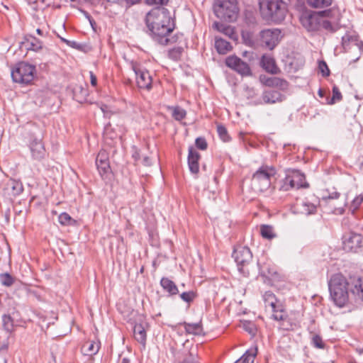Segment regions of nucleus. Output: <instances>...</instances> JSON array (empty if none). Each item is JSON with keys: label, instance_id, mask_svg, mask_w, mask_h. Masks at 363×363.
I'll list each match as a JSON object with an SVG mask.
<instances>
[{"label": "nucleus", "instance_id": "obj_9", "mask_svg": "<svg viewBox=\"0 0 363 363\" xmlns=\"http://www.w3.org/2000/svg\"><path fill=\"white\" fill-rule=\"evenodd\" d=\"M281 30L278 28L264 29L259 33L262 45L272 50L280 40Z\"/></svg>", "mask_w": 363, "mask_h": 363}, {"label": "nucleus", "instance_id": "obj_30", "mask_svg": "<svg viewBox=\"0 0 363 363\" xmlns=\"http://www.w3.org/2000/svg\"><path fill=\"white\" fill-rule=\"evenodd\" d=\"M180 324L184 326L185 332L188 334L200 335L203 333V326L201 321L196 323L184 322Z\"/></svg>", "mask_w": 363, "mask_h": 363}, {"label": "nucleus", "instance_id": "obj_39", "mask_svg": "<svg viewBox=\"0 0 363 363\" xmlns=\"http://www.w3.org/2000/svg\"><path fill=\"white\" fill-rule=\"evenodd\" d=\"M308 4L313 8H323L331 5L332 0H306Z\"/></svg>", "mask_w": 363, "mask_h": 363}, {"label": "nucleus", "instance_id": "obj_8", "mask_svg": "<svg viewBox=\"0 0 363 363\" xmlns=\"http://www.w3.org/2000/svg\"><path fill=\"white\" fill-rule=\"evenodd\" d=\"M36 69L34 65L21 62L15 66L11 70V77L14 82L23 86L31 84L34 80Z\"/></svg>", "mask_w": 363, "mask_h": 363}, {"label": "nucleus", "instance_id": "obj_57", "mask_svg": "<svg viewBox=\"0 0 363 363\" xmlns=\"http://www.w3.org/2000/svg\"><path fill=\"white\" fill-rule=\"evenodd\" d=\"M62 43H65L68 46L72 48H79V45L76 41H71L68 40H62Z\"/></svg>", "mask_w": 363, "mask_h": 363}, {"label": "nucleus", "instance_id": "obj_2", "mask_svg": "<svg viewBox=\"0 0 363 363\" xmlns=\"http://www.w3.org/2000/svg\"><path fill=\"white\" fill-rule=\"evenodd\" d=\"M330 297L335 304L342 308L349 301V282L341 274H333L328 282Z\"/></svg>", "mask_w": 363, "mask_h": 363}, {"label": "nucleus", "instance_id": "obj_61", "mask_svg": "<svg viewBox=\"0 0 363 363\" xmlns=\"http://www.w3.org/2000/svg\"><path fill=\"white\" fill-rule=\"evenodd\" d=\"M132 157L135 162H138L140 159V155L138 150H135V151L133 153Z\"/></svg>", "mask_w": 363, "mask_h": 363}, {"label": "nucleus", "instance_id": "obj_28", "mask_svg": "<svg viewBox=\"0 0 363 363\" xmlns=\"http://www.w3.org/2000/svg\"><path fill=\"white\" fill-rule=\"evenodd\" d=\"M160 285L170 296H174L179 294V289L176 284L167 277H162L161 279Z\"/></svg>", "mask_w": 363, "mask_h": 363}, {"label": "nucleus", "instance_id": "obj_60", "mask_svg": "<svg viewBox=\"0 0 363 363\" xmlns=\"http://www.w3.org/2000/svg\"><path fill=\"white\" fill-rule=\"evenodd\" d=\"M253 55L254 53L252 52L245 51L242 52V56L248 57L250 60H253Z\"/></svg>", "mask_w": 363, "mask_h": 363}, {"label": "nucleus", "instance_id": "obj_42", "mask_svg": "<svg viewBox=\"0 0 363 363\" xmlns=\"http://www.w3.org/2000/svg\"><path fill=\"white\" fill-rule=\"evenodd\" d=\"M15 278L9 273L0 274V282L3 286H11L13 284Z\"/></svg>", "mask_w": 363, "mask_h": 363}, {"label": "nucleus", "instance_id": "obj_54", "mask_svg": "<svg viewBox=\"0 0 363 363\" xmlns=\"http://www.w3.org/2000/svg\"><path fill=\"white\" fill-rule=\"evenodd\" d=\"M340 196V194L337 191H333L329 193L327 196H323V199L325 201H330L333 199H338Z\"/></svg>", "mask_w": 363, "mask_h": 363}, {"label": "nucleus", "instance_id": "obj_58", "mask_svg": "<svg viewBox=\"0 0 363 363\" xmlns=\"http://www.w3.org/2000/svg\"><path fill=\"white\" fill-rule=\"evenodd\" d=\"M90 82L93 86H96L97 84V78L93 72H90Z\"/></svg>", "mask_w": 363, "mask_h": 363}, {"label": "nucleus", "instance_id": "obj_46", "mask_svg": "<svg viewBox=\"0 0 363 363\" xmlns=\"http://www.w3.org/2000/svg\"><path fill=\"white\" fill-rule=\"evenodd\" d=\"M242 38L245 45L253 47L255 45V40L253 39L252 33L249 31H242Z\"/></svg>", "mask_w": 363, "mask_h": 363}, {"label": "nucleus", "instance_id": "obj_19", "mask_svg": "<svg viewBox=\"0 0 363 363\" xmlns=\"http://www.w3.org/2000/svg\"><path fill=\"white\" fill-rule=\"evenodd\" d=\"M201 158V155L194 148V147L190 146L189 147V154H188V166L190 172L192 174H198L199 172V160Z\"/></svg>", "mask_w": 363, "mask_h": 363}, {"label": "nucleus", "instance_id": "obj_13", "mask_svg": "<svg viewBox=\"0 0 363 363\" xmlns=\"http://www.w3.org/2000/svg\"><path fill=\"white\" fill-rule=\"evenodd\" d=\"M272 312V318L276 320L282 321L281 326L284 330H293L292 325H289L287 313L280 301L270 307Z\"/></svg>", "mask_w": 363, "mask_h": 363}, {"label": "nucleus", "instance_id": "obj_48", "mask_svg": "<svg viewBox=\"0 0 363 363\" xmlns=\"http://www.w3.org/2000/svg\"><path fill=\"white\" fill-rule=\"evenodd\" d=\"M311 343L315 347L318 349H324L325 347V343L319 335H314L313 336Z\"/></svg>", "mask_w": 363, "mask_h": 363}, {"label": "nucleus", "instance_id": "obj_41", "mask_svg": "<svg viewBox=\"0 0 363 363\" xmlns=\"http://www.w3.org/2000/svg\"><path fill=\"white\" fill-rule=\"evenodd\" d=\"M197 297V294L194 291H184L180 294V298L184 302L190 304Z\"/></svg>", "mask_w": 363, "mask_h": 363}, {"label": "nucleus", "instance_id": "obj_15", "mask_svg": "<svg viewBox=\"0 0 363 363\" xmlns=\"http://www.w3.org/2000/svg\"><path fill=\"white\" fill-rule=\"evenodd\" d=\"M342 45L345 51L356 48L359 52L363 51V42L359 39L358 35L347 33L342 37Z\"/></svg>", "mask_w": 363, "mask_h": 363}, {"label": "nucleus", "instance_id": "obj_29", "mask_svg": "<svg viewBox=\"0 0 363 363\" xmlns=\"http://www.w3.org/2000/svg\"><path fill=\"white\" fill-rule=\"evenodd\" d=\"M168 35H163L161 38H157L156 42L162 45H167L180 43L184 38L182 33H177L170 38L168 37Z\"/></svg>", "mask_w": 363, "mask_h": 363}, {"label": "nucleus", "instance_id": "obj_38", "mask_svg": "<svg viewBox=\"0 0 363 363\" xmlns=\"http://www.w3.org/2000/svg\"><path fill=\"white\" fill-rule=\"evenodd\" d=\"M184 48L182 46L174 47L168 51V57L174 61H178L181 59Z\"/></svg>", "mask_w": 363, "mask_h": 363}, {"label": "nucleus", "instance_id": "obj_53", "mask_svg": "<svg viewBox=\"0 0 363 363\" xmlns=\"http://www.w3.org/2000/svg\"><path fill=\"white\" fill-rule=\"evenodd\" d=\"M243 327H244V329L247 332H248L250 334H252V335L255 334L257 329H256L255 324H253L250 322H247V323H244Z\"/></svg>", "mask_w": 363, "mask_h": 363}, {"label": "nucleus", "instance_id": "obj_52", "mask_svg": "<svg viewBox=\"0 0 363 363\" xmlns=\"http://www.w3.org/2000/svg\"><path fill=\"white\" fill-rule=\"evenodd\" d=\"M363 202V194H360L357 196H356L352 202V207L353 208L354 210H357L359 206Z\"/></svg>", "mask_w": 363, "mask_h": 363}, {"label": "nucleus", "instance_id": "obj_35", "mask_svg": "<svg viewBox=\"0 0 363 363\" xmlns=\"http://www.w3.org/2000/svg\"><path fill=\"white\" fill-rule=\"evenodd\" d=\"M296 189L294 185V180L291 179V177L286 172V175L281 181V184L279 187L280 191H288L291 189Z\"/></svg>", "mask_w": 363, "mask_h": 363}, {"label": "nucleus", "instance_id": "obj_62", "mask_svg": "<svg viewBox=\"0 0 363 363\" xmlns=\"http://www.w3.org/2000/svg\"><path fill=\"white\" fill-rule=\"evenodd\" d=\"M8 347H9V343L8 342H4L1 345H0V352H4V351H6L8 350Z\"/></svg>", "mask_w": 363, "mask_h": 363}, {"label": "nucleus", "instance_id": "obj_23", "mask_svg": "<svg viewBox=\"0 0 363 363\" xmlns=\"http://www.w3.org/2000/svg\"><path fill=\"white\" fill-rule=\"evenodd\" d=\"M22 44L25 45L27 50L35 52H38L43 48V43L33 35H26Z\"/></svg>", "mask_w": 363, "mask_h": 363}, {"label": "nucleus", "instance_id": "obj_25", "mask_svg": "<svg viewBox=\"0 0 363 363\" xmlns=\"http://www.w3.org/2000/svg\"><path fill=\"white\" fill-rule=\"evenodd\" d=\"M264 84L267 86L277 87L281 90H286L289 86V83L286 80L277 77L267 78Z\"/></svg>", "mask_w": 363, "mask_h": 363}, {"label": "nucleus", "instance_id": "obj_24", "mask_svg": "<svg viewBox=\"0 0 363 363\" xmlns=\"http://www.w3.org/2000/svg\"><path fill=\"white\" fill-rule=\"evenodd\" d=\"M262 99L264 104H275L282 101L283 95L279 91L274 90L264 91L262 93Z\"/></svg>", "mask_w": 363, "mask_h": 363}, {"label": "nucleus", "instance_id": "obj_37", "mask_svg": "<svg viewBox=\"0 0 363 363\" xmlns=\"http://www.w3.org/2000/svg\"><path fill=\"white\" fill-rule=\"evenodd\" d=\"M213 28L225 35L230 36L233 33V30L231 26L219 22H215L213 25Z\"/></svg>", "mask_w": 363, "mask_h": 363}, {"label": "nucleus", "instance_id": "obj_59", "mask_svg": "<svg viewBox=\"0 0 363 363\" xmlns=\"http://www.w3.org/2000/svg\"><path fill=\"white\" fill-rule=\"evenodd\" d=\"M151 164L150 158L148 156H145L143 159V164L145 166H150Z\"/></svg>", "mask_w": 363, "mask_h": 363}, {"label": "nucleus", "instance_id": "obj_32", "mask_svg": "<svg viewBox=\"0 0 363 363\" xmlns=\"http://www.w3.org/2000/svg\"><path fill=\"white\" fill-rule=\"evenodd\" d=\"M168 109L172 111V118L177 121H181L186 116V110L179 106H169Z\"/></svg>", "mask_w": 363, "mask_h": 363}, {"label": "nucleus", "instance_id": "obj_45", "mask_svg": "<svg viewBox=\"0 0 363 363\" xmlns=\"http://www.w3.org/2000/svg\"><path fill=\"white\" fill-rule=\"evenodd\" d=\"M58 221L62 225H70L75 222L67 213H62L58 216Z\"/></svg>", "mask_w": 363, "mask_h": 363}, {"label": "nucleus", "instance_id": "obj_17", "mask_svg": "<svg viewBox=\"0 0 363 363\" xmlns=\"http://www.w3.org/2000/svg\"><path fill=\"white\" fill-rule=\"evenodd\" d=\"M29 147L33 159L40 161L45 158L46 150L40 139L34 138L30 142Z\"/></svg>", "mask_w": 363, "mask_h": 363}, {"label": "nucleus", "instance_id": "obj_22", "mask_svg": "<svg viewBox=\"0 0 363 363\" xmlns=\"http://www.w3.org/2000/svg\"><path fill=\"white\" fill-rule=\"evenodd\" d=\"M319 205V201L316 199L312 201L308 198L301 203V211L306 215L315 214Z\"/></svg>", "mask_w": 363, "mask_h": 363}, {"label": "nucleus", "instance_id": "obj_7", "mask_svg": "<svg viewBox=\"0 0 363 363\" xmlns=\"http://www.w3.org/2000/svg\"><path fill=\"white\" fill-rule=\"evenodd\" d=\"M213 11L218 18L233 22L237 19L239 9L236 0H216Z\"/></svg>", "mask_w": 363, "mask_h": 363}, {"label": "nucleus", "instance_id": "obj_10", "mask_svg": "<svg viewBox=\"0 0 363 363\" xmlns=\"http://www.w3.org/2000/svg\"><path fill=\"white\" fill-rule=\"evenodd\" d=\"M133 70L136 76V83L140 89L150 90L152 89V75L146 69L140 67L139 65H133Z\"/></svg>", "mask_w": 363, "mask_h": 363}, {"label": "nucleus", "instance_id": "obj_18", "mask_svg": "<svg viewBox=\"0 0 363 363\" xmlns=\"http://www.w3.org/2000/svg\"><path fill=\"white\" fill-rule=\"evenodd\" d=\"M148 324L145 321L135 323L133 328V335L135 340L145 347L147 340L146 328Z\"/></svg>", "mask_w": 363, "mask_h": 363}, {"label": "nucleus", "instance_id": "obj_31", "mask_svg": "<svg viewBox=\"0 0 363 363\" xmlns=\"http://www.w3.org/2000/svg\"><path fill=\"white\" fill-rule=\"evenodd\" d=\"M99 342H96L94 341H87L83 345L82 350L84 354L92 356L99 352Z\"/></svg>", "mask_w": 363, "mask_h": 363}, {"label": "nucleus", "instance_id": "obj_6", "mask_svg": "<svg viewBox=\"0 0 363 363\" xmlns=\"http://www.w3.org/2000/svg\"><path fill=\"white\" fill-rule=\"evenodd\" d=\"M276 169L272 166L262 165L252 175L251 186L256 191L263 192L271 186V179L276 174Z\"/></svg>", "mask_w": 363, "mask_h": 363}, {"label": "nucleus", "instance_id": "obj_21", "mask_svg": "<svg viewBox=\"0 0 363 363\" xmlns=\"http://www.w3.org/2000/svg\"><path fill=\"white\" fill-rule=\"evenodd\" d=\"M349 282L350 292L363 300V279L360 277H350Z\"/></svg>", "mask_w": 363, "mask_h": 363}, {"label": "nucleus", "instance_id": "obj_50", "mask_svg": "<svg viewBox=\"0 0 363 363\" xmlns=\"http://www.w3.org/2000/svg\"><path fill=\"white\" fill-rule=\"evenodd\" d=\"M196 147L201 150H205L208 147V144L206 139L203 137L197 138L195 140Z\"/></svg>", "mask_w": 363, "mask_h": 363}, {"label": "nucleus", "instance_id": "obj_47", "mask_svg": "<svg viewBox=\"0 0 363 363\" xmlns=\"http://www.w3.org/2000/svg\"><path fill=\"white\" fill-rule=\"evenodd\" d=\"M342 99V96L339 89L336 86H333V97L330 101L328 102L329 104H333L336 101H340Z\"/></svg>", "mask_w": 363, "mask_h": 363}, {"label": "nucleus", "instance_id": "obj_44", "mask_svg": "<svg viewBox=\"0 0 363 363\" xmlns=\"http://www.w3.org/2000/svg\"><path fill=\"white\" fill-rule=\"evenodd\" d=\"M217 132L220 140L223 142L227 143L230 140V137L228 133L227 129L222 125H217Z\"/></svg>", "mask_w": 363, "mask_h": 363}, {"label": "nucleus", "instance_id": "obj_3", "mask_svg": "<svg viewBox=\"0 0 363 363\" xmlns=\"http://www.w3.org/2000/svg\"><path fill=\"white\" fill-rule=\"evenodd\" d=\"M260 13L266 21L280 23L284 20L287 12L286 4L282 0H259Z\"/></svg>", "mask_w": 363, "mask_h": 363}, {"label": "nucleus", "instance_id": "obj_11", "mask_svg": "<svg viewBox=\"0 0 363 363\" xmlns=\"http://www.w3.org/2000/svg\"><path fill=\"white\" fill-rule=\"evenodd\" d=\"M225 64L228 67L242 76L252 75V71L249 65L236 55H233L227 57L225 60Z\"/></svg>", "mask_w": 363, "mask_h": 363}, {"label": "nucleus", "instance_id": "obj_20", "mask_svg": "<svg viewBox=\"0 0 363 363\" xmlns=\"http://www.w3.org/2000/svg\"><path fill=\"white\" fill-rule=\"evenodd\" d=\"M286 172L291 177V179L294 180L296 189L308 188L309 186V184L306 181L305 174L299 170L293 169H288Z\"/></svg>", "mask_w": 363, "mask_h": 363}, {"label": "nucleus", "instance_id": "obj_5", "mask_svg": "<svg viewBox=\"0 0 363 363\" xmlns=\"http://www.w3.org/2000/svg\"><path fill=\"white\" fill-rule=\"evenodd\" d=\"M232 256L240 273L245 277H250L255 269L250 249L246 246H238L234 250Z\"/></svg>", "mask_w": 363, "mask_h": 363}, {"label": "nucleus", "instance_id": "obj_63", "mask_svg": "<svg viewBox=\"0 0 363 363\" xmlns=\"http://www.w3.org/2000/svg\"><path fill=\"white\" fill-rule=\"evenodd\" d=\"M94 0H70V1L78 4H84L86 3L92 2Z\"/></svg>", "mask_w": 363, "mask_h": 363}, {"label": "nucleus", "instance_id": "obj_43", "mask_svg": "<svg viewBox=\"0 0 363 363\" xmlns=\"http://www.w3.org/2000/svg\"><path fill=\"white\" fill-rule=\"evenodd\" d=\"M245 22L248 26H255L257 23L256 15L252 11H246L245 13Z\"/></svg>", "mask_w": 363, "mask_h": 363}, {"label": "nucleus", "instance_id": "obj_64", "mask_svg": "<svg viewBox=\"0 0 363 363\" xmlns=\"http://www.w3.org/2000/svg\"><path fill=\"white\" fill-rule=\"evenodd\" d=\"M37 33L40 36H46L48 35V33H44L43 30L40 28H38L36 30Z\"/></svg>", "mask_w": 363, "mask_h": 363}, {"label": "nucleus", "instance_id": "obj_1", "mask_svg": "<svg viewBox=\"0 0 363 363\" xmlns=\"http://www.w3.org/2000/svg\"><path fill=\"white\" fill-rule=\"evenodd\" d=\"M146 24L155 41L163 35H169L175 27L169 13L164 8L157 7L147 13Z\"/></svg>", "mask_w": 363, "mask_h": 363}, {"label": "nucleus", "instance_id": "obj_55", "mask_svg": "<svg viewBox=\"0 0 363 363\" xmlns=\"http://www.w3.org/2000/svg\"><path fill=\"white\" fill-rule=\"evenodd\" d=\"M259 270H260V274L262 276H267V275L273 276L274 274H277V272H275L274 268H268L267 273H266V272L264 271V267H260Z\"/></svg>", "mask_w": 363, "mask_h": 363}, {"label": "nucleus", "instance_id": "obj_33", "mask_svg": "<svg viewBox=\"0 0 363 363\" xmlns=\"http://www.w3.org/2000/svg\"><path fill=\"white\" fill-rule=\"evenodd\" d=\"M260 234L263 238L267 240H272L277 236L273 226L265 224L261 225Z\"/></svg>", "mask_w": 363, "mask_h": 363}, {"label": "nucleus", "instance_id": "obj_16", "mask_svg": "<svg viewBox=\"0 0 363 363\" xmlns=\"http://www.w3.org/2000/svg\"><path fill=\"white\" fill-rule=\"evenodd\" d=\"M23 191V184L15 179H9L3 188L4 195L10 199L19 196Z\"/></svg>", "mask_w": 363, "mask_h": 363}, {"label": "nucleus", "instance_id": "obj_56", "mask_svg": "<svg viewBox=\"0 0 363 363\" xmlns=\"http://www.w3.org/2000/svg\"><path fill=\"white\" fill-rule=\"evenodd\" d=\"M145 2L148 5H154V4L164 5L168 2V0H145Z\"/></svg>", "mask_w": 363, "mask_h": 363}, {"label": "nucleus", "instance_id": "obj_27", "mask_svg": "<svg viewBox=\"0 0 363 363\" xmlns=\"http://www.w3.org/2000/svg\"><path fill=\"white\" fill-rule=\"evenodd\" d=\"M261 65L266 72L271 74H277L279 70L274 60L269 56L263 55L261 59Z\"/></svg>", "mask_w": 363, "mask_h": 363}, {"label": "nucleus", "instance_id": "obj_12", "mask_svg": "<svg viewBox=\"0 0 363 363\" xmlns=\"http://www.w3.org/2000/svg\"><path fill=\"white\" fill-rule=\"evenodd\" d=\"M363 246V237L358 233H350L343 237L342 247L346 252H357Z\"/></svg>", "mask_w": 363, "mask_h": 363}, {"label": "nucleus", "instance_id": "obj_40", "mask_svg": "<svg viewBox=\"0 0 363 363\" xmlns=\"http://www.w3.org/2000/svg\"><path fill=\"white\" fill-rule=\"evenodd\" d=\"M255 356V352L247 350L238 361H239L240 363H253Z\"/></svg>", "mask_w": 363, "mask_h": 363}, {"label": "nucleus", "instance_id": "obj_14", "mask_svg": "<svg viewBox=\"0 0 363 363\" xmlns=\"http://www.w3.org/2000/svg\"><path fill=\"white\" fill-rule=\"evenodd\" d=\"M96 165L99 173L102 178L106 177L108 174L111 173V169L110 167L108 154L106 150H101L99 151L96 158Z\"/></svg>", "mask_w": 363, "mask_h": 363}, {"label": "nucleus", "instance_id": "obj_34", "mask_svg": "<svg viewBox=\"0 0 363 363\" xmlns=\"http://www.w3.org/2000/svg\"><path fill=\"white\" fill-rule=\"evenodd\" d=\"M2 326L9 334L13 331L14 321L10 315L5 314L2 316Z\"/></svg>", "mask_w": 363, "mask_h": 363}, {"label": "nucleus", "instance_id": "obj_4", "mask_svg": "<svg viewBox=\"0 0 363 363\" xmlns=\"http://www.w3.org/2000/svg\"><path fill=\"white\" fill-rule=\"evenodd\" d=\"M176 363H200L199 346L186 340L179 349H172Z\"/></svg>", "mask_w": 363, "mask_h": 363}, {"label": "nucleus", "instance_id": "obj_26", "mask_svg": "<svg viewBox=\"0 0 363 363\" xmlns=\"http://www.w3.org/2000/svg\"><path fill=\"white\" fill-rule=\"evenodd\" d=\"M215 48L219 54L225 55L233 49V46L221 37L215 36Z\"/></svg>", "mask_w": 363, "mask_h": 363}, {"label": "nucleus", "instance_id": "obj_36", "mask_svg": "<svg viewBox=\"0 0 363 363\" xmlns=\"http://www.w3.org/2000/svg\"><path fill=\"white\" fill-rule=\"evenodd\" d=\"M263 300L264 302L265 308H270L275 304L279 300L272 291H266L263 295Z\"/></svg>", "mask_w": 363, "mask_h": 363}, {"label": "nucleus", "instance_id": "obj_49", "mask_svg": "<svg viewBox=\"0 0 363 363\" xmlns=\"http://www.w3.org/2000/svg\"><path fill=\"white\" fill-rule=\"evenodd\" d=\"M318 69L323 77H328L330 75V69L324 60L318 62Z\"/></svg>", "mask_w": 363, "mask_h": 363}, {"label": "nucleus", "instance_id": "obj_51", "mask_svg": "<svg viewBox=\"0 0 363 363\" xmlns=\"http://www.w3.org/2000/svg\"><path fill=\"white\" fill-rule=\"evenodd\" d=\"M320 26L326 30L334 33L337 30L336 26L332 24L328 20H323L320 23Z\"/></svg>", "mask_w": 363, "mask_h": 363}]
</instances>
